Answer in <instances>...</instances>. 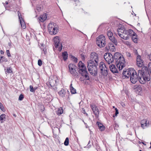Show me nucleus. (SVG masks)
Instances as JSON below:
<instances>
[{
    "label": "nucleus",
    "instance_id": "obj_1",
    "mask_svg": "<svg viewBox=\"0 0 151 151\" xmlns=\"http://www.w3.org/2000/svg\"><path fill=\"white\" fill-rule=\"evenodd\" d=\"M130 76L131 82L135 83L138 81L142 84H144L146 81H150V76L146 66H144L141 70H138V73L133 68H129L123 70V78H127Z\"/></svg>",
    "mask_w": 151,
    "mask_h": 151
},
{
    "label": "nucleus",
    "instance_id": "obj_2",
    "mask_svg": "<svg viewBox=\"0 0 151 151\" xmlns=\"http://www.w3.org/2000/svg\"><path fill=\"white\" fill-rule=\"evenodd\" d=\"M91 60L87 62V68L90 74L96 76L97 73V66L98 65L99 60L98 54L95 52H92L90 54Z\"/></svg>",
    "mask_w": 151,
    "mask_h": 151
},
{
    "label": "nucleus",
    "instance_id": "obj_3",
    "mask_svg": "<svg viewBox=\"0 0 151 151\" xmlns=\"http://www.w3.org/2000/svg\"><path fill=\"white\" fill-rule=\"evenodd\" d=\"M78 66L79 68L78 72L82 76L85 77L86 80H89L90 78L88 75V73L84 64L81 61H80L78 64Z\"/></svg>",
    "mask_w": 151,
    "mask_h": 151
},
{
    "label": "nucleus",
    "instance_id": "obj_4",
    "mask_svg": "<svg viewBox=\"0 0 151 151\" xmlns=\"http://www.w3.org/2000/svg\"><path fill=\"white\" fill-rule=\"evenodd\" d=\"M113 56L114 60L116 61V66L119 71L123 69V62L122 60L123 55L120 52H116L114 54Z\"/></svg>",
    "mask_w": 151,
    "mask_h": 151
},
{
    "label": "nucleus",
    "instance_id": "obj_5",
    "mask_svg": "<svg viewBox=\"0 0 151 151\" xmlns=\"http://www.w3.org/2000/svg\"><path fill=\"white\" fill-rule=\"evenodd\" d=\"M106 39L105 36L101 35L96 39V43L99 47L101 48L105 46L106 45Z\"/></svg>",
    "mask_w": 151,
    "mask_h": 151
},
{
    "label": "nucleus",
    "instance_id": "obj_6",
    "mask_svg": "<svg viewBox=\"0 0 151 151\" xmlns=\"http://www.w3.org/2000/svg\"><path fill=\"white\" fill-rule=\"evenodd\" d=\"M104 57L109 64L112 63L114 60V56L110 53L106 52L105 53Z\"/></svg>",
    "mask_w": 151,
    "mask_h": 151
},
{
    "label": "nucleus",
    "instance_id": "obj_7",
    "mask_svg": "<svg viewBox=\"0 0 151 151\" xmlns=\"http://www.w3.org/2000/svg\"><path fill=\"white\" fill-rule=\"evenodd\" d=\"M99 68L103 76H106L108 75L107 68L105 63L103 62L100 63Z\"/></svg>",
    "mask_w": 151,
    "mask_h": 151
},
{
    "label": "nucleus",
    "instance_id": "obj_8",
    "mask_svg": "<svg viewBox=\"0 0 151 151\" xmlns=\"http://www.w3.org/2000/svg\"><path fill=\"white\" fill-rule=\"evenodd\" d=\"M107 34L111 42H112L115 45H116L117 43V41L113 36V33L110 30H109L107 31Z\"/></svg>",
    "mask_w": 151,
    "mask_h": 151
},
{
    "label": "nucleus",
    "instance_id": "obj_9",
    "mask_svg": "<svg viewBox=\"0 0 151 151\" xmlns=\"http://www.w3.org/2000/svg\"><path fill=\"white\" fill-rule=\"evenodd\" d=\"M68 68L70 73L73 76H76L75 72L76 71V65L73 63H71L68 65Z\"/></svg>",
    "mask_w": 151,
    "mask_h": 151
},
{
    "label": "nucleus",
    "instance_id": "obj_10",
    "mask_svg": "<svg viewBox=\"0 0 151 151\" xmlns=\"http://www.w3.org/2000/svg\"><path fill=\"white\" fill-rule=\"evenodd\" d=\"M90 107L96 116H98L99 110L96 106L95 105H90Z\"/></svg>",
    "mask_w": 151,
    "mask_h": 151
},
{
    "label": "nucleus",
    "instance_id": "obj_11",
    "mask_svg": "<svg viewBox=\"0 0 151 151\" xmlns=\"http://www.w3.org/2000/svg\"><path fill=\"white\" fill-rule=\"evenodd\" d=\"M133 89L134 91L137 93V92L139 94L141 93L142 89V87L141 85H135L133 87Z\"/></svg>",
    "mask_w": 151,
    "mask_h": 151
},
{
    "label": "nucleus",
    "instance_id": "obj_12",
    "mask_svg": "<svg viewBox=\"0 0 151 151\" xmlns=\"http://www.w3.org/2000/svg\"><path fill=\"white\" fill-rule=\"evenodd\" d=\"M110 71L113 73H118V70L116 67L115 65L112 64L109 66Z\"/></svg>",
    "mask_w": 151,
    "mask_h": 151
},
{
    "label": "nucleus",
    "instance_id": "obj_13",
    "mask_svg": "<svg viewBox=\"0 0 151 151\" xmlns=\"http://www.w3.org/2000/svg\"><path fill=\"white\" fill-rule=\"evenodd\" d=\"M141 127L144 128V127L146 126H148L149 125V121H147L146 119H143L141 121Z\"/></svg>",
    "mask_w": 151,
    "mask_h": 151
},
{
    "label": "nucleus",
    "instance_id": "obj_14",
    "mask_svg": "<svg viewBox=\"0 0 151 151\" xmlns=\"http://www.w3.org/2000/svg\"><path fill=\"white\" fill-rule=\"evenodd\" d=\"M55 26H53V30H52V32H50V34L51 35H55L57 34L58 32V26L57 25V24H54Z\"/></svg>",
    "mask_w": 151,
    "mask_h": 151
},
{
    "label": "nucleus",
    "instance_id": "obj_15",
    "mask_svg": "<svg viewBox=\"0 0 151 151\" xmlns=\"http://www.w3.org/2000/svg\"><path fill=\"white\" fill-rule=\"evenodd\" d=\"M54 24H56L54 22L50 23L48 26V30L50 34V32H52V30L53 29V26H55Z\"/></svg>",
    "mask_w": 151,
    "mask_h": 151
},
{
    "label": "nucleus",
    "instance_id": "obj_16",
    "mask_svg": "<svg viewBox=\"0 0 151 151\" xmlns=\"http://www.w3.org/2000/svg\"><path fill=\"white\" fill-rule=\"evenodd\" d=\"M54 42L55 43V45L56 48H58L60 44V41L58 37L57 36L55 37L54 40Z\"/></svg>",
    "mask_w": 151,
    "mask_h": 151
},
{
    "label": "nucleus",
    "instance_id": "obj_17",
    "mask_svg": "<svg viewBox=\"0 0 151 151\" xmlns=\"http://www.w3.org/2000/svg\"><path fill=\"white\" fill-rule=\"evenodd\" d=\"M137 35L135 33H134L132 36V39L134 42L137 43L138 42V39L137 38Z\"/></svg>",
    "mask_w": 151,
    "mask_h": 151
},
{
    "label": "nucleus",
    "instance_id": "obj_18",
    "mask_svg": "<svg viewBox=\"0 0 151 151\" xmlns=\"http://www.w3.org/2000/svg\"><path fill=\"white\" fill-rule=\"evenodd\" d=\"M96 124L98 126L101 131H102L104 130L105 127L102 123L98 122H96Z\"/></svg>",
    "mask_w": 151,
    "mask_h": 151
},
{
    "label": "nucleus",
    "instance_id": "obj_19",
    "mask_svg": "<svg viewBox=\"0 0 151 151\" xmlns=\"http://www.w3.org/2000/svg\"><path fill=\"white\" fill-rule=\"evenodd\" d=\"M47 17L46 16L41 15L40 17L37 19V20L40 23V22H43L46 19Z\"/></svg>",
    "mask_w": 151,
    "mask_h": 151
},
{
    "label": "nucleus",
    "instance_id": "obj_20",
    "mask_svg": "<svg viewBox=\"0 0 151 151\" xmlns=\"http://www.w3.org/2000/svg\"><path fill=\"white\" fill-rule=\"evenodd\" d=\"M66 93L65 90L63 89H62L60 91L58 92V94L60 96L62 97L65 96V94Z\"/></svg>",
    "mask_w": 151,
    "mask_h": 151
},
{
    "label": "nucleus",
    "instance_id": "obj_21",
    "mask_svg": "<svg viewBox=\"0 0 151 151\" xmlns=\"http://www.w3.org/2000/svg\"><path fill=\"white\" fill-rule=\"evenodd\" d=\"M122 30H123V28L122 27H121L120 28H119L117 29V32L119 36L122 38H123V34L122 32H121Z\"/></svg>",
    "mask_w": 151,
    "mask_h": 151
},
{
    "label": "nucleus",
    "instance_id": "obj_22",
    "mask_svg": "<svg viewBox=\"0 0 151 151\" xmlns=\"http://www.w3.org/2000/svg\"><path fill=\"white\" fill-rule=\"evenodd\" d=\"M62 56L63 60L65 61L67 59L68 57V54L66 51H65L62 53Z\"/></svg>",
    "mask_w": 151,
    "mask_h": 151
},
{
    "label": "nucleus",
    "instance_id": "obj_23",
    "mask_svg": "<svg viewBox=\"0 0 151 151\" xmlns=\"http://www.w3.org/2000/svg\"><path fill=\"white\" fill-rule=\"evenodd\" d=\"M7 59L5 57L3 56L0 57V63H1L4 62H7Z\"/></svg>",
    "mask_w": 151,
    "mask_h": 151
},
{
    "label": "nucleus",
    "instance_id": "obj_24",
    "mask_svg": "<svg viewBox=\"0 0 151 151\" xmlns=\"http://www.w3.org/2000/svg\"><path fill=\"white\" fill-rule=\"evenodd\" d=\"M4 70L6 74L7 73H12V68H11V67L9 68L7 67L6 70L5 68Z\"/></svg>",
    "mask_w": 151,
    "mask_h": 151
},
{
    "label": "nucleus",
    "instance_id": "obj_25",
    "mask_svg": "<svg viewBox=\"0 0 151 151\" xmlns=\"http://www.w3.org/2000/svg\"><path fill=\"white\" fill-rule=\"evenodd\" d=\"M6 115L4 114H2L0 116V120H1V123L4 122L3 120L4 119H6Z\"/></svg>",
    "mask_w": 151,
    "mask_h": 151
},
{
    "label": "nucleus",
    "instance_id": "obj_26",
    "mask_svg": "<svg viewBox=\"0 0 151 151\" xmlns=\"http://www.w3.org/2000/svg\"><path fill=\"white\" fill-rule=\"evenodd\" d=\"M18 15L19 14H18ZM19 19H20V22L21 25V27L22 28L24 29H25L26 27L25 24L24 22H22L21 20L20 19V18L19 15Z\"/></svg>",
    "mask_w": 151,
    "mask_h": 151
},
{
    "label": "nucleus",
    "instance_id": "obj_27",
    "mask_svg": "<svg viewBox=\"0 0 151 151\" xmlns=\"http://www.w3.org/2000/svg\"><path fill=\"white\" fill-rule=\"evenodd\" d=\"M63 112V110L62 109V108H60L59 109H58V111L57 114L58 115H60L61 114H62Z\"/></svg>",
    "mask_w": 151,
    "mask_h": 151
},
{
    "label": "nucleus",
    "instance_id": "obj_28",
    "mask_svg": "<svg viewBox=\"0 0 151 151\" xmlns=\"http://www.w3.org/2000/svg\"><path fill=\"white\" fill-rule=\"evenodd\" d=\"M71 58L72 61H73L74 63H76L77 62V58H76L73 55H71Z\"/></svg>",
    "mask_w": 151,
    "mask_h": 151
},
{
    "label": "nucleus",
    "instance_id": "obj_29",
    "mask_svg": "<svg viewBox=\"0 0 151 151\" xmlns=\"http://www.w3.org/2000/svg\"><path fill=\"white\" fill-rule=\"evenodd\" d=\"M70 92L72 94H74L76 93V90L73 87H71L70 89Z\"/></svg>",
    "mask_w": 151,
    "mask_h": 151
},
{
    "label": "nucleus",
    "instance_id": "obj_30",
    "mask_svg": "<svg viewBox=\"0 0 151 151\" xmlns=\"http://www.w3.org/2000/svg\"><path fill=\"white\" fill-rule=\"evenodd\" d=\"M129 33V30H128L127 29L126 30V29L125 28V27H124V26L123 25V34H125V35H128Z\"/></svg>",
    "mask_w": 151,
    "mask_h": 151
},
{
    "label": "nucleus",
    "instance_id": "obj_31",
    "mask_svg": "<svg viewBox=\"0 0 151 151\" xmlns=\"http://www.w3.org/2000/svg\"><path fill=\"white\" fill-rule=\"evenodd\" d=\"M114 45V44L112 42H109L108 45H106V48L107 49L109 48V47H112V45Z\"/></svg>",
    "mask_w": 151,
    "mask_h": 151
},
{
    "label": "nucleus",
    "instance_id": "obj_32",
    "mask_svg": "<svg viewBox=\"0 0 151 151\" xmlns=\"http://www.w3.org/2000/svg\"><path fill=\"white\" fill-rule=\"evenodd\" d=\"M107 49H109L110 51H112V52H115L116 50L115 47L114 45H112V47H109V48Z\"/></svg>",
    "mask_w": 151,
    "mask_h": 151
},
{
    "label": "nucleus",
    "instance_id": "obj_33",
    "mask_svg": "<svg viewBox=\"0 0 151 151\" xmlns=\"http://www.w3.org/2000/svg\"><path fill=\"white\" fill-rule=\"evenodd\" d=\"M64 144L65 146H68L69 144V139L68 137L66 138L64 142Z\"/></svg>",
    "mask_w": 151,
    "mask_h": 151
},
{
    "label": "nucleus",
    "instance_id": "obj_34",
    "mask_svg": "<svg viewBox=\"0 0 151 151\" xmlns=\"http://www.w3.org/2000/svg\"><path fill=\"white\" fill-rule=\"evenodd\" d=\"M143 61H141V62H137V65L139 67H142L143 64Z\"/></svg>",
    "mask_w": 151,
    "mask_h": 151
},
{
    "label": "nucleus",
    "instance_id": "obj_35",
    "mask_svg": "<svg viewBox=\"0 0 151 151\" xmlns=\"http://www.w3.org/2000/svg\"><path fill=\"white\" fill-rule=\"evenodd\" d=\"M137 62H139L143 61L141 59V57L140 55H138L137 56L136 59Z\"/></svg>",
    "mask_w": 151,
    "mask_h": 151
},
{
    "label": "nucleus",
    "instance_id": "obj_36",
    "mask_svg": "<svg viewBox=\"0 0 151 151\" xmlns=\"http://www.w3.org/2000/svg\"><path fill=\"white\" fill-rule=\"evenodd\" d=\"M129 33L128 35L131 36H132V34H134V33H135L133 30L130 29H129Z\"/></svg>",
    "mask_w": 151,
    "mask_h": 151
},
{
    "label": "nucleus",
    "instance_id": "obj_37",
    "mask_svg": "<svg viewBox=\"0 0 151 151\" xmlns=\"http://www.w3.org/2000/svg\"><path fill=\"white\" fill-rule=\"evenodd\" d=\"M24 98V95L22 94H21L19 96V101H22Z\"/></svg>",
    "mask_w": 151,
    "mask_h": 151
},
{
    "label": "nucleus",
    "instance_id": "obj_38",
    "mask_svg": "<svg viewBox=\"0 0 151 151\" xmlns=\"http://www.w3.org/2000/svg\"><path fill=\"white\" fill-rule=\"evenodd\" d=\"M123 43L129 46H130L131 45L130 42L128 41H123Z\"/></svg>",
    "mask_w": 151,
    "mask_h": 151
},
{
    "label": "nucleus",
    "instance_id": "obj_39",
    "mask_svg": "<svg viewBox=\"0 0 151 151\" xmlns=\"http://www.w3.org/2000/svg\"><path fill=\"white\" fill-rule=\"evenodd\" d=\"M129 35H123V40H128L129 38Z\"/></svg>",
    "mask_w": 151,
    "mask_h": 151
},
{
    "label": "nucleus",
    "instance_id": "obj_40",
    "mask_svg": "<svg viewBox=\"0 0 151 151\" xmlns=\"http://www.w3.org/2000/svg\"><path fill=\"white\" fill-rule=\"evenodd\" d=\"M40 45L41 46L40 48L42 50H43V49L46 48V45H45L43 43H41Z\"/></svg>",
    "mask_w": 151,
    "mask_h": 151
},
{
    "label": "nucleus",
    "instance_id": "obj_41",
    "mask_svg": "<svg viewBox=\"0 0 151 151\" xmlns=\"http://www.w3.org/2000/svg\"><path fill=\"white\" fill-rule=\"evenodd\" d=\"M149 72L151 71V62H150L149 63L148 65V68L147 67Z\"/></svg>",
    "mask_w": 151,
    "mask_h": 151
},
{
    "label": "nucleus",
    "instance_id": "obj_42",
    "mask_svg": "<svg viewBox=\"0 0 151 151\" xmlns=\"http://www.w3.org/2000/svg\"><path fill=\"white\" fill-rule=\"evenodd\" d=\"M42 9L41 7L39 6H37L36 7V10L38 12H39Z\"/></svg>",
    "mask_w": 151,
    "mask_h": 151
},
{
    "label": "nucleus",
    "instance_id": "obj_43",
    "mask_svg": "<svg viewBox=\"0 0 151 151\" xmlns=\"http://www.w3.org/2000/svg\"><path fill=\"white\" fill-rule=\"evenodd\" d=\"M30 91L31 92H34L35 91L32 86L30 85L29 86Z\"/></svg>",
    "mask_w": 151,
    "mask_h": 151
},
{
    "label": "nucleus",
    "instance_id": "obj_44",
    "mask_svg": "<svg viewBox=\"0 0 151 151\" xmlns=\"http://www.w3.org/2000/svg\"><path fill=\"white\" fill-rule=\"evenodd\" d=\"M38 65L39 66H41L42 65V61L41 60L39 59L38 61Z\"/></svg>",
    "mask_w": 151,
    "mask_h": 151
},
{
    "label": "nucleus",
    "instance_id": "obj_45",
    "mask_svg": "<svg viewBox=\"0 0 151 151\" xmlns=\"http://www.w3.org/2000/svg\"><path fill=\"white\" fill-rule=\"evenodd\" d=\"M0 109L2 111L4 110V107L3 106L2 104L0 102Z\"/></svg>",
    "mask_w": 151,
    "mask_h": 151
},
{
    "label": "nucleus",
    "instance_id": "obj_46",
    "mask_svg": "<svg viewBox=\"0 0 151 151\" xmlns=\"http://www.w3.org/2000/svg\"><path fill=\"white\" fill-rule=\"evenodd\" d=\"M6 53L7 54V55L8 57H11V55L10 53V52L9 50H6Z\"/></svg>",
    "mask_w": 151,
    "mask_h": 151
},
{
    "label": "nucleus",
    "instance_id": "obj_47",
    "mask_svg": "<svg viewBox=\"0 0 151 151\" xmlns=\"http://www.w3.org/2000/svg\"><path fill=\"white\" fill-rule=\"evenodd\" d=\"M115 116H116L117 115L119 114L118 110L117 108H115Z\"/></svg>",
    "mask_w": 151,
    "mask_h": 151
},
{
    "label": "nucleus",
    "instance_id": "obj_48",
    "mask_svg": "<svg viewBox=\"0 0 151 151\" xmlns=\"http://www.w3.org/2000/svg\"><path fill=\"white\" fill-rule=\"evenodd\" d=\"M82 113L84 114H86V115L87 116L88 115V114L86 113L85 110L83 108H82Z\"/></svg>",
    "mask_w": 151,
    "mask_h": 151
},
{
    "label": "nucleus",
    "instance_id": "obj_49",
    "mask_svg": "<svg viewBox=\"0 0 151 151\" xmlns=\"http://www.w3.org/2000/svg\"><path fill=\"white\" fill-rule=\"evenodd\" d=\"M60 46L59 47L58 49V50L60 52L62 50V47H63V46L62 45V44L61 43L60 44Z\"/></svg>",
    "mask_w": 151,
    "mask_h": 151
},
{
    "label": "nucleus",
    "instance_id": "obj_50",
    "mask_svg": "<svg viewBox=\"0 0 151 151\" xmlns=\"http://www.w3.org/2000/svg\"><path fill=\"white\" fill-rule=\"evenodd\" d=\"M124 92L127 95H128L129 92L127 89H125L124 90Z\"/></svg>",
    "mask_w": 151,
    "mask_h": 151
},
{
    "label": "nucleus",
    "instance_id": "obj_51",
    "mask_svg": "<svg viewBox=\"0 0 151 151\" xmlns=\"http://www.w3.org/2000/svg\"><path fill=\"white\" fill-rule=\"evenodd\" d=\"M147 58L151 61V53L148 55Z\"/></svg>",
    "mask_w": 151,
    "mask_h": 151
},
{
    "label": "nucleus",
    "instance_id": "obj_52",
    "mask_svg": "<svg viewBox=\"0 0 151 151\" xmlns=\"http://www.w3.org/2000/svg\"><path fill=\"white\" fill-rule=\"evenodd\" d=\"M91 142L90 140H89L88 142V144L87 145V147H88V148H90L91 147V145H89L90 143Z\"/></svg>",
    "mask_w": 151,
    "mask_h": 151
},
{
    "label": "nucleus",
    "instance_id": "obj_53",
    "mask_svg": "<svg viewBox=\"0 0 151 151\" xmlns=\"http://www.w3.org/2000/svg\"><path fill=\"white\" fill-rule=\"evenodd\" d=\"M44 52V53L45 54H46L47 53V49L46 48L42 50Z\"/></svg>",
    "mask_w": 151,
    "mask_h": 151
},
{
    "label": "nucleus",
    "instance_id": "obj_54",
    "mask_svg": "<svg viewBox=\"0 0 151 151\" xmlns=\"http://www.w3.org/2000/svg\"><path fill=\"white\" fill-rule=\"evenodd\" d=\"M126 54L127 55V56L128 57H130L131 56V54H130L128 52H126Z\"/></svg>",
    "mask_w": 151,
    "mask_h": 151
},
{
    "label": "nucleus",
    "instance_id": "obj_55",
    "mask_svg": "<svg viewBox=\"0 0 151 151\" xmlns=\"http://www.w3.org/2000/svg\"><path fill=\"white\" fill-rule=\"evenodd\" d=\"M8 45L10 47H11L12 46V42L10 40V42L8 43Z\"/></svg>",
    "mask_w": 151,
    "mask_h": 151
},
{
    "label": "nucleus",
    "instance_id": "obj_56",
    "mask_svg": "<svg viewBox=\"0 0 151 151\" xmlns=\"http://www.w3.org/2000/svg\"><path fill=\"white\" fill-rule=\"evenodd\" d=\"M38 88V87H37V86L35 87L34 88V89L35 91V90Z\"/></svg>",
    "mask_w": 151,
    "mask_h": 151
},
{
    "label": "nucleus",
    "instance_id": "obj_57",
    "mask_svg": "<svg viewBox=\"0 0 151 151\" xmlns=\"http://www.w3.org/2000/svg\"><path fill=\"white\" fill-rule=\"evenodd\" d=\"M81 56L83 58H85L84 55H83V53L81 54Z\"/></svg>",
    "mask_w": 151,
    "mask_h": 151
},
{
    "label": "nucleus",
    "instance_id": "obj_58",
    "mask_svg": "<svg viewBox=\"0 0 151 151\" xmlns=\"http://www.w3.org/2000/svg\"><path fill=\"white\" fill-rule=\"evenodd\" d=\"M0 53H1V54L3 55V54H4V51H3L2 50H1V51H0Z\"/></svg>",
    "mask_w": 151,
    "mask_h": 151
},
{
    "label": "nucleus",
    "instance_id": "obj_59",
    "mask_svg": "<svg viewBox=\"0 0 151 151\" xmlns=\"http://www.w3.org/2000/svg\"><path fill=\"white\" fill-rule=\"evenodd\" d=\"M124 62H125V59H124V57H123V68L125 66V65H124Z\"/></svg>",
    "mask_w": 151,
    "mask_h": 151
},
{
    "label": "nucleus",
    "instance_id": "obj_60",
    "mask_svg": "<svg viewBox=\"0 0 151 151\" xmlns=\"http://www.w3.org/2000/svg\"><path fill=\"white\" fill-rule=\"evenodd\" d=\"M70 89L71 88V87H73L72 86V83L70 84Z\"/></svg>",
    "mask_w": 151,
    "mask_h": 151
},
{
    "label": "nucleus",
    "instance_id": "obj_61",
    "mask_svg": "<svg viewBox=\"0 0 151 151\" xmlns=\"http://www.w3.org/2000/svg\"><path fill=\"white\" fill-rule=\"evenodd\" d=\"M83 78H82L81 77L80 78V80L81 81H82L83 80H82Z\"/></svg>",
    "mask_w": 151,
    "mask_h": 151
},
{
    "label": "nucleus",
    "instance_id": "obj_62",
    "mask_svg": "<svg viewBox=\"0 0 151 151\" xmlns=\"http://www.w3.org/2000/svg\"><path fill=\"white\" fill-rule=\"evenodd\" d=\"M142 143L145 145H146V144L143 142H142Z\"/></svg>",
    "mask_w": 151,
    "mask_h": 151
},
{
    "label": "nucleus",
    "instance_id": "obj_63",
    "mask_svg": "<svg viewBox=\"0 0 151 151\" xmlns=\"http://www.w3.org/2000/svg\"><path fill=\"white\" fill-rule=\"evenodd\" d=\"M5 4H6L7 5V4H8V2H7L6 1V2H5Z\"/></svg>",
    "mask_w": 151,
    "mask_h": 151
},
{
    "label": "nucleus",
    "instance_id": "obj_64",
    "mask_svg": "<svg viewBox=\"0 0 151 151\" xmlns=\"http://www.w3.org/2000/svg\"><path fill=\"white\" fill-rule=\"evenodd\" d=\"M13 116H14L15 117H16V115L15 114H13Z\"/></svg>",
    "mask_w": 151,
    "mask_h": 151
}]
</instances>
